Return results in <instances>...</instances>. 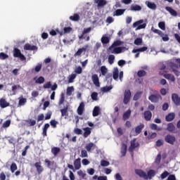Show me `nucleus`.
<instances>
[{"label":"nucleus","instance_id":"26","mask_svg":"<svg viewBox=\"0 0 180 180\" xmlns=\"http://www.w3.org/2000/svg\"><path fill=\"white\" fill-rule=\"evenodd\" d=\"M127 153V145L123 143L121 146V155L122 157H125Z\"/></svg>","mask_w":180,"mask_h":180},{"label":"nucleus","instance_id":"42","mask_svg":"<svg viewBox=\"0 0 180 180\" xmlns=\"http://www.w3.org/2000/svg\"><path fill=\"white\" fill-rule=\"evenodd\" d=\"M146 4L149 9H153V11H155L157 9V5H155V4L151 3L150 1H147Z\"/></svg>","mask_w":180,"mask_h":180},{"label":"nucleus","instance_id":"37","mask_svg":"<svg viewBox=\"0 0 180 180\" xmlns=\"http://www.w3.org/2000/svg\"><path fill=\"white\" fill-rule=\"evenodd\" d=\"M112 78L113 79H117L119 78V69L117 68H115L112 72Z\"/></svg>","mask_w":180,"mask_h":180},{"label":"nucleus","instance_id":"11","mask_svg":"<svg viewBox=\"0 0 180 180\" xmlns=\"http://www.w3.org/2000/svg\"><path fill=\"white\" fill-rule=\"evenodd\" d=\"M135 174H136V175H139V176H140L141 178H144L145 179H148L147 173H146V172H144L141 169H135Z\"/></svg>","mask_w":180,"mask_h":180},{"label":"nucleus","instance_id":"33","mask_svg":"<svg viewBox=\"0 0 180 180\" xmlns=\"http://www.w3.org/2000/svg\"><path fill=\"white\" fill-rule=\"evenodd\" d=\"M60 151H61V149L58 147H53L51 148V153L55 157H56V155H58Z\"/></svg>","mask_w":180,"mask_h":180},{"label":"nucleus","instance_id":"34","mask_svg":"<svg viewBox=\"0 0 180 180\" xmlns=\"http://www.w3.org/2000/svg\"><path fill=\"white\" fill-rule=\"evenodd\" d=\"M99 113H101V109L98 106L94 107L93 110L94 117H96V116H99Z\"/></svg>","mask_w":180,"mask_h":180},{"label":"nucleus","instance_id":"12","mask_svg":"<svg viewBox=\"0 0 180 180\" xmlns=\"http://www.w3.org/2000/svg\"><path fill=\"white\" fill-rule=\"evenodd\" d=\"M172 101L174 102V105H176V106H179V105H180V97H179V96H178V94H173L172 95Z\"/></svg>","mask_w":180,"mask_h":180},{"label":"nucleus","instance_id":"22","mask_svg":"<svg viewBox=\"0 0 180 180\" xmlns=\"http://www.w3.org/2000/svg\"><path fill=\"white\" fill-rule=\"evenodd\" d=\"M167 130L168 131H170V133H176V131H175L176 130V128L173 123H169L167 124Z\"/></svg>","mask_w":180,"mask_h":180},{"label":"nucleus","instance_id":"9","mask_svg":"<svg viewBox=\"0 0 180 180\" xmlns=\"http://www.w3.org/2000/svg\"><path fill=\"white\" fill-rule=\"evenodd\" d=\"M140 144L138 142H136V139L131 141V145L129 148V153H133L135 148H137Z\"/></svg>","mask_w":180,"mask_h":180},{"label":"nucleus","instance_id":"7","mask_svg":"<svg viewBox=\"0 0 180 180\" xmlns=\"http://www.w3.org/2000/svg\"><path fill=\"white\" fill-rule=\"evenodd\" d=\"M176 140V139L175 136H172L171 134H167L165 137V141H166V143H168L169 144H171L172 146H174Z\"/></svg>","mask_w":180,"mask_h":180},{"label":"nucleus","instance_id":"19","mask_svg":"<svg viewBox=\"0 0 180 180\" xmlns=\"http://www.w3.org/2000/svg\"><path fill=\"white\" fill-rule=\"evenodd\" d=\"M96 147V145L92 142L89 143L88 144L86 145L85 149L88 153H91V150H95Z\"/></svg>","mask_w":180,"mask_h":180},{"label":"nucleus","instance_id":"5","mask_svg":"<svg viewBox=\"0 0 180 180\" xmlns=\"http://www.w3.org/2000/svg\"><path fill=\"white\" fill-rule=\"evenodd\" d=\"M168 66L170 67V68L172 69L171 72H174V75H176V77H179L180 72L179 70H176L174 69V68H178L177 64L170 62L168 63Z\"/></svg>","mask_w":180,"mask_h":180},{"label":"nucleus","instance_id":"29","mask_svg":"<svg viewBox=\"0 0 180 180\" xmlns=\"http://www.w3.org/2000/svg\"><path fill=\"white\" fill-rule=\"evenodd\" d=\"M175 119V113L170 112L165 117L166 122H172Z\"/></svg>","mask_w":180,"mask_h":180},{"label":"nucleus","instance_id":"45","mask_svg":"<svg viewBox=\"0 0 180 180\" xmlns=\"http://www.w3.org/2000/svg\"><path fill=\"white\" fill-rule=\"evenodd\" d=\"M141 95H143V91H138L134 96V101H139L141 98Z\"/></svg>","mask_w":180,"mask_h":180},{"label":"nucleus","instance_id":"60","mask_svg":"<svg viewBox=\"0 0 180 180\" xmlns=\"http://www.w3.org/2000/svg\"><path fill=\"white\" fill-rule=\"evenodd\" d=\"M65 101V96H64V94H62L60 95V98L59 100V102H58V105H63V103H64V101Z\"/></svg>","mask_w":180,"mask_h":180},{"label":"nucleus","instance_id":"52","mask_svg":"<svg viewBox=\"0 0 180 180\" xmlns=\"http://www.w3.org/2000/svg\"><path fill=\"white\" fill-rule=\"evenodd\" d=\"M110 165V162H109V161L108 160H102L101 161V167H109Z\"/></svg>","mask_w":180,"mask_h":180},{"label":"nucleus","instance_id":"50","mask_svg":"<svg viewBox=\"0 0 180 180\" xmlns=\"http://www.w3.org/2000/svg\"><path fill=\"white\" fill-rule=\"evenodd\" d=\"M146 74H147V72L145 70H139L137 72V75L139 78L146 77Z\"/></svg>","mask_w":180,"mask_h":180},{"label":"nucleus","instance_id":"28","mask_svg":"<svg viewBox=\"0 0 180 180\" xmlns=\"http://www.w3.org/2000/svg\"><path fill=\"white\" fill-rule=\"evenodd\" d=\"M148 50V47L143 46V47L139 48V49H133L132 53H144V51H147Z\"/></svg>","mask_w":180,"mask_h":180},{"label":"nucleus","instance_id":"46","mask_svg":"<svg viewBox=\"0 0 180 180\" xmlns=\"http://www.w3.org/2000/svg\"><path fill=\"white\" fill-rule=\"evenodd\" d=\"M151 30H153V33H156L157 34H159V36H160V37H162V36H165L162 31H161L160 30L154 29L153 27H152Z\"/></svg>","mask_w":180,"mask_h":180},{"label":"nucleus","instance_id":"51","mask_svg":"<svg viewBox=\"0 0 180 180\" xmlns=\"http://www.w3.org/2000/svg\"><path fill=\"white\" fill-rule=\"evenodd\" d=\"M101 72L102 75L105 76L108 73V68H106V66H101Z\"/></svg>","mask_w":180,"mask_h":180},{"label":"nucleus","instance_id":"62","mask_svg":"<svg viewBox=\"0 0 180 180\" xmlns=\"http://www.w3.org/2000/svg\"><path fill=\"white\" fill-rule=\"evenodd\" d=\"M27 100L25 98H22L19 100L18 105L19 106H25V104L26 103Z\"/></svg>","mask_w":180,"mask_h":180},{"label":"nucleus","instance_id":"30","mask_svg":"<svg viewBox=\"0 0 180 180\" xmlns=\"http://www.w3.org/2000/svg\"><path fill=\"white\" fill-rule=\"evenodd\" d=\"M74 167L75 169L81 168V158H79L74 161Z\"/></svg>","mask_w":180,"mask_h":180},{"label":"nucleus","instance_id":"64","mask_svg":"<svg viewBox=\"0 0 180 180\" xmlns=\"http://www.w3.org/2000/svg\"><path fill=\"white\" fill-rule=\"evenodd\" d=\"M158 27H160V29H161L162 30H165V22H160L158 23Z\"/></svg>","mask_w":180,"mask_h":180},{"label":"nucleus","instance_id":"59","mask_svg":"<svg viewBox=\"0 0 180 180\" xmlns=\"http://www.w3.org/2000/svg\"><path fill=\"white\" fill-rule=\"evenodd\" d=\"M161 162V154H158L155 158V164H157V165H160Z\"/></svg>","mask_w":180,"mask_h":180},{"label":"nucleus","instance_id":"10","mask_svg":"<svg viewBox=\"0 0 180 180\" xmlns=\"http://www.w3.org/2000/svg\"><path fill=\"white\" fill-rule=\"evenodd\" d=\"M34 167L37 169L38 175H41L43 171H44V168L43 167V166H41V162L40 161L35 162Z\"/></svg>","mask_w":180,"mask_h":180},{"label":"nucleus","instance_id":"48","mask_svg":"<svg viewBox=\"0 0 180 180\" xmlns=\"http://www.w3.org/2000/svg\"><path fill=\"white\" fill-rule=\"evenodd\" d=\"M74 91V86H69L67 88L66 94L68 96H71L72 95V91Z\"/></svg>","mask_w":180,"mask_h":180},{"label":"nucleus","instance_id":"31","mask_svg":"<svg viewBox=\"0 0 180 180\" xmlns=\"http://www.w3.org/2000/svg\"><path fill=\"white\" fill-rule=\"evenodd\" d=\"M122 44H123V41H122L120 40H117V41H114L113 44H112V46H110L109 47V50H112V49H113L115 47H117V46H122Z\"/></svg>","mask_w":180,"mask_h":180},{"label":"nucleus","instance_id":"15","mask_svg":"<svg viewBox=\"0 0 180 180\" xmlns=\"http://www.w3.org/2000/svg\"><path fill=\"white\" fill-rule=\"evenodd\" d=\"M91 79L93 81V84H94L96 86H101V83L99 82V77H98V75H93L91 76Z\"/></svg>","mask_w":180,"mask_h":180},{"label":"nucleus","instance_id":"54","mask_svg":"<svg viewBox=\"0 0 180 180\" xmlns=\"http://www.w3.org/2000/svg\"><path fill=\"white\" fill-rule=\"evenodd\" d=\"M96 2L98 6H105L106 5V0H97Z\"/></svg>","mask_w":180,"mask_h":180},{"label":"nucleus","instance_id":"16","mask_svg":"<svg viewBox=\"0 0 180 180\" xmlns=\"http://www.w3.org/2000/svg\"><path fill=\"white\" fill-rule=\"evenodd\" d=\"M84 110H85V104L84 102H81L79 107L77 108V114L79 116H82Z\"/></svg>","mask_w":180,"mask_h":180},{"label":"nucleus","instance_id":"18","mask_svg":"<svg viewBox=\"0 0 180 180\" xmlns=\"http://www.w3.org/2000/svg\"><path fill=\"white\" fill-rule=\"evenodd\" d=\"M25 125L27 126V127L36 126V120L32 119L25 120Z\"/></svg>","mask_w":180,"mask_h":180},{"label":"nucleus","instance_id":"14","mask_svg":"<svg viewBox=\"0 0 180 180\" xmlns=\"http://www.w3.org/2000/svg\"><path fill=\"white\" fill-rule=\"evenodd\" d=\"M38 49L39 48L37 46L30 45V44H25L24 46V50H29L30 51H37Z\"/></svg>","mask_w":180,"mask_h":180},{"label":"nucleus","instance_id":"38","mask_svg":"<svg viewBox=\"0 0 180 180\" xmlns=\"http://www.w3.org/2000/svg\"><path fill=\"white\" fill-rule=\"evenodd\" d=\"M166 11L169 12V13H170V15H172V16H176V15H178V13H176V11L171 7H166Z\"/></svg>","mask_w":180,"mask_h":180},{"label":"nucleus","instance_id":"24","mask_svg":"<svg viewBox=\"0 0 180 180\" xmlns=\"http://www.w3.org/2000/svg\"><path fill=\"white\" fill-rule=\"evenodd\" d=\"M9 106V103L5 100V98L0 99V107L2 109H5V108H8Z\"/></svg>","mask_w":180,"mask_h":180},{"label":"nucleus","instance_id":"58","mask_svg":"<svg viewBox=\"0 0 180 180\" xmlns=\"http://www.w3.org/2000/svg\"><path fill=\"white\" fill-rule=\"evenodd\" d=\"M108 63L109 64L112 65L115 63V55H110L108 56Z\"/></svg>","mask_w":180,"mask_h":180},{"label":"nucleus","instance_id":"23","mask_svg":"<svg viewBox=\"0 0 180 180\" xmlns=\"http://www.w3.org/2000/svg\"><path fill=\"white\" fill-rule=\"evenodd\" d=\"M60 113L62 117L65 116V119H67V117H68V105L65 106L63 109H60Z\"/></svg>","mask_w":180,"mask_h":180},{"label":"nucleus","instance_id":"43","mask_svg":"<svg viewBox=\"0 0 180 180\" xmlns=\"http://www.w3.org/2000/svg\"><path fill=\"white\" fill-rule=\"evenodd\" d=\"M41 67H43V65L41 64V63H37L34 69V71L35 72H40V71H41Z\"/></svg>","mask_w":180,"mask_h":180},{"label":"nucleus","instance_id":"32","mask_svg":"<svg viewBox=\"0 0 180 180\" xmlns=\"http://www.w3.org/2000/svg\"><path fill=\"white\" fill-rule=\"evenodd\" d=\"M49 127H50V124L46 123L44 124V127L43 128V131H42L43 137L47 136V130H49Z\"/></svg>","mask_w":180,"mask_h":180},{"label":"nucleus","instance_id":"63","mask_svg":"<svg viewBox=\"0 0 180 180\" xmlns=\"http://www.w3.org/2000/svg\"><path fill=\"white\" fill-rule=\"evenodd\" d=\"M9 126H11V120H8L4 122L2 127H4V129H6V127H9Z\"/></svg>","mask_w":180,"mask_h":180},{"label":"nucleus","instance_id":"6","mask_svg":"<svg viewBox=\"0 0 180 180\" xmlns=\"http://www.w3.org/2000/svg\"><path fill=\"white\" fill-rule=\"evenodd\" d=\"M44 89H50L51 88V91H56L57 88H58V85L57 83H54L53 86H51V82H47L43 85Z\"/></svg>","mask_w":180,"mask_h":180},{"label":"nucleus","instance_id":"40","mask_svg":"<svg viewBox=\"0 0 180 180\" xmlns=\"http://www.w3.org/2000/svg\"><path fill=\"white\" fill-rule=\"evenodd\" d=\"M124 9H117L114 14L113 16H122V15H123V13H124Z\"/></svg>","mask_w":180,"mask_h":180},{"label":"nucleus","instance_id":"55","mask_svg":"<svg viewBox=\"0 0 180 180\" xmlns=\"http://www.w3.org/2000/svg\"><path fill=\"white\" fill-rule=\"evenodd\" d=\"M75 78H77V74H72L68 79L69 84H72V82H74Z\"/></svg>","mask_w":180,"mask_h":180},{"label":"nucleus","instance_id":"56","mask_svg":"<svg viewBox=\"0 0 180 180\" xmlns=\"http://www.w3.org/2000/svg\"><path fill=\"white\" fill-rule=\"evenodd\" d=\"M6 58H9V56H8V54L4 52L0 53V60H6Z\"/></svg>","mask_w":180,"mask_h":180},{"label":"nucleus","instance_id":"39","mask_svg":"<svg viewBox=\"0 0 180 180\" xmlns=\"http://www.w3.org/2000/svg\"><path fill=\"white\" fill-rule=\"evenodd\" d=\"M79 19H80V17H79V15H78V13H75L73 15H71L70 17V20H72L73 22H78Z\"/></svg>","mask_w":180,"mask_h":180},{"label":"nucleus","instance_id":"27","mask_svg":"<svg viewBox=\"0 0 180 180\" xmlns=\"http://www.w3.org/2000/svg\"><path fill=\"white\" fill-rule=\"evenodd\" d=\"M33 79L34 81H35V84H39V85H41V84H44V81H46L43 76H40L37 79H36V77H34Z\"/></svg>","mask_w":180,"mask_h":180},{"label":"nucleus","instance_id":"17","mask_svg":"<svg viewBox=\"0 0 180 180\" xmlns=\"http://www.w3.org/2000/svg\"><path fill=\"white\" fill-rule=\"evenodd\" d=\"M84 130V134H83V137H84V139H86L87 137H89V136H91V133H92V128H89V127H85L83 128Z\"/></svg>","mask_w":180,"mask_h":180},{"label":"nucleus","instance_id":"20","mask_svg":"<svg viewBox=\"0 0 180 180\" xmlns=\"http://www.w3.org/2000/svg\"><path fill=\"white\" fill-rule=\"evenodd\" d=\"M91 30H92V28L91 27L84 28L82 34L79 35V40H82V39H85V34H86V33H90Z\"/></svg>","mask_w":180,"mask_h":180},{"label":"nucleus","instance_id":"49","mask_svg":"<svg viewBox=\"0 0 180 180\" xmlns=\"http://www.w3.org/2000/svg\"><path fill=\"white\" fill-rule=\"evenodd\" d=\"M134 43L136 46H141L143 44V38H136Z\"/></svg>","mask_w":180,"mask_h":180},{"label":"nucleus","instance_id":"2","mask_svg":"<svg viewBox=\"0 0 180 180\" xmlns=\"http://www.w3.org/2000/svg\"><path fill=\"white\" fill-rule=\"evenodd\" d=\"M133 27H136V30H140L141 29H146L147 24L144 23V20H139L133 23Z\"/></svg>","mask_w":180,"mask_h":180},{"label":"nucleus","instance_id":"57","mask_svg":"<svg viewBox=\"0 0 180 180\" xmlns=\"http://www.w3.org/2000/svg\"><path fill=\"white\" fill-rule=\"evenodd\" d=\"M141 6H140L139 5H135V6H131V11H141Z\"/></svg>","mask_w":180,"mask_h":180},{"label":"nucleus","instance_id":"41","mask_svg":"<svg viewBox=\"0 0 180 180\" xmlns=\"http://www.w3.org/2000/svg\"><path fill=\"white\" fill-rule=\"evenodd\" d=\"M110 39L109 38V37L103 36L101 37V43L103 44H108V43H110Z\"/></svg>","mask_w":180,"mask_h":180},{"label":"nucleus","instance_id":"53","mask_svg":"<svg viewBox=\"0 0 180 180\" xmlns=\"http://www.w3.org/2000/svg\"><path fill=\"white\" fill-rule=\"evenodd\" d=\"M80 157H82V158H88V152L86 150L82 149L81 150Z\"/></svg>","mask_w":180,"mask_h":180},{"label":"nucleus","instance_id":"4","mask_svg":"<svg viewBox=\"0 0 180 180\" xmlns=\"http://www.w3.org/2000/svg\"><path fill=\"white\" fill-rule=\"evenodd\" d=\"M89 48V45L86 44L84 47L79 48L77 51L74 54L75 57H81L82 54L86 53V50Z\"/></svg>","mask_w":180,"mask_h":180},{"label":"nucleus","instance_id":"47","mask_svg":"<svg viewBox=\"0 0 180 180\" xmlns=\"http://www.w3.org/2000/svg\"><path fill=\"white\" fill-rule=\"evenodd\" d=\"M10 169H11L12 174H13L15 172V171H16V169H18V165H16V163L13 162L10 166Z\"/></svg>","mask_w":180,"mask_h":180},{"label":"nucleus","instance_id":"1","mask_svg":"<svg viewBox=\"0 0 180 180\" xmlns=\"http://www.w3.org/2000/svg\"><path fill=\"white\" fill-rule=\"evenodd\" d=\"M13 53L15 58H20V61H26V56L22 53L19 49L14 48Z\"/></svg>","mask_w":180,"mask_h":180},{"label":"nucleus","instance_id":"25","mask_svg":"<svg viewBox=\"0 0 180 180\" xmlns=\"http://www.w3.org/2000/svg\"><path fill=\"white\" fill-rule=\"evenodd\" d=\"M144 129V124H141L140 125H138L135 128V133L136 136H139L141 131H143V129Z\"/></svg>","mask_w":180,"mask_h":180},{"label":"nucleus","instance_id":"36","mask_svg":"<svg viewBox=\"0 0 180 180\" xmlns=\"http://www.w3.org/2000/svg\"><path fill=\"white\" fill-rule=\"evenodd\" d=\"M164 77L166 78V79H169V81H172V82H175V77L174 75L165 74Z\"/></svg>","mask_w":180,"mask_h":180},{"label":"nucleus","instance_id":"61","mask_svg":"<svg viewBox=\"0 0 180 180\" xmlns=\"http://www.w3.org/2000/svg\"><path fill=\"white\" fill-rule=\"evenodd\" d=\"M91 98L92 101H98V93L95 91L91 93Z\"/></svg>","mask_w":180,"mask_h":180},{"label":"nucleus","instance_id":"21","mask_svg":"<svg viewBox=\"0 0 180 180\" xmlns=\"http://www.w3.org/2000/svg\"><path fill=\"white\" fill-rule=\"evenodd\" d=\"M143 116L146 122H150V120H151V117H153V113H151L150 110H146L144 112Z\"/></svg>","mask_w":180,"mask_h":180},{"label":"nucleus","instance_id":"35","mask_svg":"<svg viewBox=\"0 0 180 180\" xmlns=\"http://www.w3.org/2000/svg\"><path fill=\"white\" fill-rule=\"evenodd\" d=\"M131 115V110H128L123 114V120H127V119L130 118V116Z\"/></svg>","mask_w":180,"mask_h":180},{"label":"nucleus","instance_id":"13","mask_svg":"<svg viewBox=\"0 0 180 180\" xmlns=\"http://www.w3.org/2000/svg\"><path fill=\"white\" fill-rule=\"evenodd\" d=\"M113 49L111 51L112 54H120L123 50H126V47L121 46V47H116L115 46L112 48Z\"/></svg>","mask_w":180,"mask_h":180},{"label":"nucleus","instance_id":"44","mask_svg":"<svg viewBox=\"0 0 180 180\" xmlns=\"http://www.w3.org/2000/svg\"><path fill=\"white\" fill-rule=\"evenodd\" d=\"M148 178H149V179H151L153 178V176H155V170L154 169H150L148 172V175H147Z\"/></svg>","mask_w":180,"mask_h":180},{"label":"nucleus","instance_id":"3","mask_svg":"<svg viewBox=\"0 0 180 180\" xmlns=\"http://www.w3.org/2000/svg\"><path fill=\"white\" fill-rule=\"evenodd\" d=\"M130 99H131V91H130V89H127L124 92L123 103L124 105H127V103L130 102Z\"/></svg>","mask_w":180,"mask_h":180},{"label":"nucleus","instance_id":"8","mask_svg":"<svg viewBox=\"0 0 180 180\" xmlns=\"http://www.w3.org/2000/svg\"><path fill=\"white\" fill-rule=\"evenodd\" d=\"M160 98H161V95L160 94L156 93L155 94H152L148 97L149 101L153 102V103H157L160 101Z\"/></svg>","mask_w":180,"mask_h":180}]
</instances>
